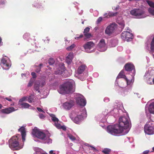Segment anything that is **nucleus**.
Listing matches in <instances>:
<instances>
[{"label":"nucleus","mask_w":154,"mask_h":154,"mask_svg":"<svg viewBox=\"0 0 154 154\" xmlns=\"http://www.w3.org/2000/svg\"><path fill=\"white\" fill-rule=\"evenodd\" d=\"M149 152L150 151L149 150H147L144 151L140 154H148Z\"/></svg>","instance_id":"obj_54"},{"label":"nucleus","mask_w":154,"mask_h":154,"mask_svg":"<svg viewBox=\"0 0 154 154\" xmlns=\"http://www.w3.org/2000/svg\"><path fill=\"white\" fill-rule=\"evenodd\" d=\"M6 3L5 1H3L1 2H0V8H2L3 6H2V5H5Z\"/></svg>","instance_id":"obj_55"},{"label":"nucleus","mask_w":154,"mask_h":154,"mask_svg":"<svg viewBox=\"0 0 154 154\" xmlns=\"http://www.w3.org/2000/svg\"><path fill=\"white\" fill-rule=\"evenodd\" d=\"M18 131L21 132L22 137L23 143H19L18 140L19 134L12 137L9 140V147L12 150H19L22 149L23 146V142L25 140L26 132L25 128L22 126L19 129Z\"/></svg>","instance_id":"obj_2"},{"label":"nucleus","mask_w":154,"mask_h":154,"mask_svg":"<svg viewBox=\"0 0 154 154\" xmlns=\"http://www.w3.org/2000/svg\"><path fill=\"white\" fill-rule=\"evenodd\" d=\"M47 40L45 39L44 40V42L45 43H48L50 39L48 37L46 38Z\"/></svg>","instance_id":"obj_64"},{"label":"nucleus","mask_w":154,"mask_h":154,"mask_svg":"<svg viewBox=\"0 0 154 154\" xmlns=\"http://www.w3.org/2000/svg\"><path fill=\"white\" fill-rule=\"evenodd\" d=\"M148 112L150 113L154 114V103L149 104L148 107Z\"/></svg>","instance_id":"obj_30"},{"label":"nucleus","mask_w":154,"mask_h":154,"mask_svg":"<svg viewBox=\"0 0 154 154\" xmlns=\"http://www.w3.org/2000/svg\"><path fill=\"white\" fill-rule=\"evenodd\" d=\"M114 107L122 110L124 109L122 103L118 101H116L115 102Z\"/></svg>","instance_id":"obj_26"},{"label":"nucleus","mask_w":154,"mask_h":154,"mask_svg":"<svg viewBox=\"0 0 154 154\" xmlns=\"http://www.w3.org/2000/svg\"><path fill=\"white\" fill-rule=\"evenodd\" d=\"M0 64L4 69L8 70L11 66V62L9 58L5 56L2 58Z\"/></svg>","instance_id":"obj_10"},{"label":"nucleus","mask_w":154,"mask_h":154,"mask_svg":"<svg viewBox=\"0 0 154 154\" xmlns=\"http://www.w3.org/2000/svg\"><path fill=\"white\" fill-rule=\"evenodd\" d=\"M117 26V25L115 23L110 24L107 27L105 30V33L108 35H110L115 32Z\"/></svg>","instance_id":"obj_13"},{"label":"nucleus","mask_w":154,"mask_h":154,"mask_svg":"<svg viewBox=\"0 0 154 154\" xmlns=\"http://www.w3.org/2000/svg\"><path fill=\"white\" fill-rule=\"evenodd\" d=\"M148 11L151 14L154 16V8H149L148 9Z\"/></svg>","instance_id":"obj_45"},{"label":"nucleus","mask_w":154,"mask_h":154,"mask_svg":"<svg viewBox=\"0 0 154 154\" xmlns=\"http://www.w3.org/2000/svg\"><path fill=\"white\" fill-rule=\"evenodd\" d=\"M117 12L114 13L112 11H108V15L107 16V17H111L115 16L117 15Z\"/></svg>","instance_id":"obj_37"},{"label":"nucleus","mask_w":154,"mask_h":154,"mask_svg":"<svg viewBox=\"0 0 154 154\" xmlns=\"http://www.w3.org/2000/svg\"><path fill=\"white\" fill-rule=\"evenodd\" d=\"M69 116L74 123L80 124L81 121L87 117V114L85 108L81 107L79 111H72Z\"/></svg>","instance_id":"obj_4"},{"label":"nucleus","mask_w":154,"mask_h":154,"mask_svg":"<svg viewBox=\"0 0 154 154\" xmlns=\"http://www.w3.org/2000/svg\"><path fill=\"white\" fill-rule=\"evenodd\" d=\"M146 48L149 51L150 53H152L154 52V37L153 38L149 46L146 44Z\"/></svg>","instance_id":"obj_22"},{"label":"nucleus","mask_w":154,"mask_h":154,"mask_svg":"<svg viewBox=\"0 0 154 154\" xmlns=\"http://www.w3.org/2000/svg\"><path fill=\"white\" fill-rule=\"evenodd\" d=\"M117 22V23L119 25L120 28L122 30L125 27V22L124 21L122 20H118Z\"/></svg>","instance_id":"obj_31"},{"label":"nucleus","mask_w":154,"mask_h":154,"mask_svg":"<svg viewBox=\"0 0 154 154\" xmlns=\"http://www.w3.org/2000/svg\"><path fill=\"white\" fill-rule=\"evenodd\" d=\"M28 101V96H24L20 99L19 103H21L23 101Z\"/></svg>","instance_id":"obj_38"},{"label":"nucleus","mask_w":154,"mask_h":154,"mask_svg":"<svg viewBox=\"0 0 154 154\" xmlns=\"http://www.w3.org/2000/svg\"><path fill=\"white\" fill-rule=\"evenodd\" d=\"M125 69L130 75H135V70L134 65L131 63H127L124 66Z\"/></svg>","instance_id":"obj_16"},{"label":"nucleus","mask_w":154,"mask_h":154,"mask_svg":"<svg viewBox=\"0 0 154 154\" xmlns=\"http://www.w3.org/2000/svg\"><path fill=\"white\" fill-rule=\"evenodd\" d=\"M28 101L29 103H34L36 102V98L35 96L32 94L28 97Z\"/></svg>","instance_id":"obj_27"},{"label":"nucleus","mask_w":154,"mask_h":154,"mask_svg":"<svg viewBox=\"0 0 154 154\" xmlns=\"http://www.w3.org/2000/svg\"><path fill=\"white\" fill-rule=\"evenodd\" d=\"M49 154H58L59 152H56L55 150H51L49 151Z\"/></svg>","instance_id":"obj_49"},{"label":"nucleus","mask_w":154,"mask_h":154,"mask_svg":"<svg viewBox=\"0 0 154 154\" xmlns=\"http://www.w3.org/2000/svg\"><path fill=\"white\" fill-rule=\"evenodd\" d=\"M131 127V124L129 116L120 117L119 119V123L107 126L106 131L109 134L114 136H118L122 134V135L127 134Z\"/></svg>","instance_id":"obj_1"},{"label":"nucleus","mask_w":154,"mask_h":154,"mask_svg":"<svg viewBox=\"0 0 154 154\" xmlns=\"http://www.w3.org/2000/svg\"><path fill=\"white\" fill-rule=\"evenodd\" d=\"M31 75L33 78H35L36 77V74L35 72H32L31 73Z\"/></svg>","instance_id":"obj_60"},{"label":"nucleus","mask_w":154,"mask_h":154,"mask_svg":"<svg viewBox=\"0 0 154 154\" xmlns=\"http://www.w3.org/2000/svg\"><path fill=\"white\" fill-rule=\"evenodd\" d=\"M103 101L105 102H108L109 101V99L107 97H105L104 98Z\"/></svg>","instance_id":"obj_58"},{"label":"nucleus","mask_w":154,"mask_h":154,"mask_svg":"<svg viewBox=\"0 0 154 154\" xmlns=\"http://www.w3.org/2000/svg\"><path fill=\"white\" fill-rule=\"evenodd\" d=\"M68 137L72 141L75 140V137L70 134H67Z\"/></svg>","instance_id":"obj_47"},{"label":"nucleus","mask_w":154,"mask_h":154,"mask_svg":"<svg viewBox=\"0 0 154 154\" xmlns=\"http://www.w3.org/2000/svg\"><path fill=\"white\" fill-rule=\"evenodd\" d=\"M93 75L94 77H97L98 76L99 74L97 72H95L93 73Z\"/></svg>","instance_id":"obj_62"},{"label":"nucleus","mask_w":154,"mask_h":154,"mask_svg":"<svg viewBox=\"0 0 154 154\" xmlns=\"http://www.w3.org/2000/svg\"><path fill=\"white\" fill-rule=\"evenodd\" d=\"M29 72L28 71H27L25 73H22L21 74V76L22 78L25 79L26 78H28L29 76Z\"/></svg>","instance_id":"obj_39"},{"label":"nucleus","mask_w":154,"mask_h":154,"mask_svg":"<svg viewBox=\"0 0 154 154\" xmlns=\"http://www.w3.org/2000/svg\"><path fill=\"white\" fill-rule=\"evenodd\" d=\"M111 44L110 45L111 47H115L117 45V41L116 40H113L111 42Z\"/></svg>","instance_id":"obj_43"},{"label":"nucleus","mask_w":154,"mask_h":154,"mask_svg":"<svg viewBox=\"0 0 154 154\" xmlns=\"http://www.w3.org/2000/svg\"><path fill=\"white\" fill-rule=\"evenodd\" d=\"M84 35L87 38H90L92 37V36L90 33H85L84 34Z\"/></svg>","instance_id":"obj_46"},{"label":"nucleus","mask_w":154,"mask_h":154,"mask_svg":"<svg viewBox=\"0 0 154 154\" xmlns=\"http://www.w3.org/2000/svg\"><path fill=\"white\" fill-rule=\"evenodd\" d=\"M42 6V4L41 3H37L35 2L33 4V6L37 8H40Z\"/></svg>","instance_id":"obj_40"},{"label":"nucleus","mask_w":154,"mask_h":154,"mask_svg":"<svg viewBox=\"0 0 154 154\" xmlns=\"http://www.w3.org/2000/svg\"><path fill=\"white\" fill-rule=\"evenodd\" d=\"M43 65L42 64H40L38 66H35V71L36 72H39L40 71L42 68V67L43 66Z\"/></svg>","instance_id":"obj_34"},{"label":"nucleus","mask_w":154,"mask_h":154,"mask_svg":"<svg viewBox=\"0 0 154 154\" xmlns=\"http://www.w3.org/2000/svg\"><path fill=\"white\" fill-rule=\"evenodd\" d=\"M83 37V35L81 34L79 35H76V36L75 37V39H79L82 38Z\"/></svg>","instance_id":"obj_50"},{"label":"nucleus","mask_w":154,"mask_h":154,"mask_svg":"<svg viewBox=\"0 0 154 154\" xmlns=\"http://www.w3.org/2000/svg\"><path fill=\"white\" fill-rule=\"evenodd\" d=\"M48 63L49 65H53L54 64L55 61L53 58H50L49 59Z\"/></svg>","instance_id":"obj_42"},{"label":"nucleus","mask_w":154,"mask_h":154,"mask_svg":"<svg viewBox=\"0 0 154 154\" xmlns=\"http://www.w3.org/2000/svg\"><path fill=\"white\" fill-rule=\"evenodd\" d=\"M124 70L123 69L119 72L116 78L115 82V85L116 86L118 85V79L121 78H123L125 79L127 84V86L126 87H128V88H131V90H132L133 84L134 80V76L135 75H131V79H129L126 77V76L124 74Z\"/></svg>","instance_id":"obj_7"},{"label":"nucleus","mask_w":154,"mask_h":154,"mask_svg":"<svg viewBox=\"0 0 154 154\" xmlns=\"http://www.w3.org/2000/svg\"><path fill=\"white\" fill-rule=\"evenodd\" d=\"M74 105V102L72 100L67 101L63 103L62 105V108L65 110H70Z\"/></svg>","instance_id":"obj_19"},{"label":"nucleus","mask_w":154,"mask_h":154,"mask_svg":"<svg viewBox=\"0 0 154 154\" xmlns=\"http://www.w3.org/2000/svg\"><path fill=\"white\" fill-rule=\"evenodd\" d=\"M146 2L151 7L150 8H154V2L149 0H146Z\"/></svg>","instance_id":"obj_41"},{"label":"nucleus","mask_w":154,"mask_h":154,"mask_svg":"<svg viewBox=\"0 0 154 154\" xmlns=\"http://www.w3.org/2000/svg\"><path fill=\"white\" fill-rule=\"evenodd\" d=\"M97 48L98 51L101 52H103L106 51L107 47L105 42L104 40L101 39L97 45Z\"/></svg>","instance_id":"obj_20"},{"label":"nucleus","mask_w":154,"mask_h":154,"mask_svg":"<svg viewBox=\"0 0 154 154\" xmlns=\"http://www.w3.org/2000/svg\"><path fill=\"white\" fill-rule=\"evenodd\" d=\"M50 116L51 117L52 121L54 122V125L56 127L57 125L58 124L59 120L56 117V116L52 114H50Z\"/></svg>","instance_id":"obj_25"},{"label":"nucleus","mask_w":154,"mask_h":154,"mask_svg":"<svg viewBox=\"0 0 154 154\" xmlns=\"http://www.w3.org/2000/svg\"><path fill=\"white\" fill-rule=\"evenodd\" d=\"M75 82L72 80L67 81L60 86L57 91L62 94H72L75 91Z\"/></svg>","instance_id":"obj_3"},{"label":"nucleus","mask_w":154,"mask_h":154,"mask_svg":"<svg viewBox=\"0 0 154 154\" xmlns=\"http://www.w3.org/2000/svg\"><path fill=\"white\" fill-rule=\"evenodd\" d=\"M83 47L85 52L88 53H92L95 51V44L92 42H88L85 43Z\"/></svg>","instance_id":"obj_11"},{"label":"nucleus","mask_w":154,"mask_h":154,"mask_svg":"<svg viewBox=\"0 0 154 154\" xmlns=\"http://www.w3.org/2000/svg\"><path fill=\"white\" fill-rule=\"evenodd\" d=\"M21 106L22 108L26 109L28 108L29 107L31 106L28 103H19Z\"/></svg>","instance_id":"obj_32"},{"label":"nucleus","mask_w":154,"mask_h":154,"mask_svg":"<svg viewBox=\"0 0 154 154\" xmlns=\"http://www.w3.org/2000/svg\"><path fill=\"white\" fill-rule=\"evenodd\" d=\"M39 117L41 119H43L45 118V116L42 114L40 113L39 114Z\"/></svg>","instance_id":"obj_59"},{"label":"nucleus","mask_w":154,"mask_h":154,"mask_svg":"<svg viewBox=\"0 0 154 154\" xmlns=\"http://www.w3.org/2000/svg\"><path fill=\"white\" fill-rule=\"evenodd\" d=\"M123 49V47L122 46H118L117 48V50L119 51H122Z\"/></svg>","instance_id":"obj_57"},{"label":"nucleus","mask_w":154,"mask_h":154,"mask_svg":"<svg viewBox=\"0 0 154 154\" xmlns=\"http://www.w3.org/2000/svg\"><path fill=\"white\" fill-rule=\"evenodd\" d=\"M75 44H73L69 46L66 48V49L68 51L72 50L75 47Z\"/></svg>","instance_id":"obj_44"},{"label":"nucleus","mask_w":154,"mask_h":154,"mask_svg":"<svg viewBox=\"0 0 154 154\" xmlns=\"http://www.w3.org/2000/svg\"><path fill=\"white\" fill-rule=\"evenodd\" d=\"M37 109L40 112H42L43 113H45V112L43 110L41 109L39 107H37Z\"/></svg>","instance_id":"obj_61"},{"label":"nucleus","mask_w":154,"mask_h":154,"mask_svg":"<svg viewBox=\"0 0 154 154\" xmlns=\"http://www.w3.org/2000/svg\"><path fill=\"white\" fill-rule=\"evenodd\" d=\"M144 130L146 134L149 135L154 134V122L151 119L149 118L145 125Z\"/></svg>","instance_id":"obj_9"},{"label":"nucleus","mask_w":154,"mask_h":154,"mask_svg":"<svg viewBox=\"0 0 154 154\" xmlns=\"http://www.w3.org/2000/svg\"><path fill=\"white\" fill-rule=\"evenodd\" d=\"M130 14L137 19L143 18L148 16L145 11L142 9L135 8L131 10Z\"/></svg>","instance_id":"obj_8"},{"label":"nucleus","mask_w":154,"mask_h":154,"mask_svg":"<svg viewBox=\"0 0 154 154\" xmlns=\"http://www.w3.org/2000/svg\"><path fill=\"white\" fill-rule=\"evenodd\" d=\"M45 84V82L44 80H37L34 84V89L36 91L40 93L41 92V90L40 89V88L43 87Z\"/></svg>","instance_id":"obj_14"},{"label":"nucleus","mask_w":154,"mask_h":154,"mask_svg":"<svg viewBox=\"0 0 154 154\" xmlns=\"http://www.w3.org/2000/svg\"><path fill=\"white\" fill-rule=\"evenodd\" d=\"M122 39L127 42L131 41L133 38V34L129 32H123L121 35Z\"/></svg>","instance_id":"obj_15"},{"label":"nucleus","mask_w":154,"mask_h":154,"mask_svg":"<svg viewBox=\"0 0 154 154\" xmlns=\"http://www.w3.org/2000/svg\"><path fill=\"white\" fill-rule=\"evenodd\" d=\"M59 67L55 71L54 73L56 75H62L65 70L64 65L63 63H60L58 65Z\"/></svg>","instance_id":"obj_21"},{"label":"nucleus","mask_w":154,"mask_h":154,"mask_svg":"<svg viewBox=\"0 0 154 154\" xmlns=\"http://www.w3.org/2000/svg\"><path fill=\"white\" fill-rule=\"evenodd\" d=\"M90 29V28L88 27H86L84 30V31L83 32L84 34L87 33L89 31Z\"/></svg>","instance_id":"obj_48"},{"label":"nucleus","mask_w":154,"mask_h":154,"mask_svg":"<svg viewBox=\"0 0 154 154\" xmlns=\"http://www.w3.org/2000/svg\"><path fill=\"white\" fill-rule=\"evenodd\" d=\"M23 38L28 41L30 39V34L29 33H25L23 35Z\"/></svg>","instance_id":"obj_33"},{"label":"nucleus","mask_w":154,"mask_h":154,"mask_svg":"<svg viewBox=\"0 0 154 154\" xmlns=\"http://www.w3.org/2000/svg\"><path fill=\"white\" fill-rule=\"evenodd\" d=\"M146 76L147 75L153 76L154 75V68H150L149 69L148 71L145 73Z\"/></svg>","instance_id":"obj_29"},{"label":"nucleus","mask_w":154,"mask_h":154,"mask_svg":"<svg viewBox=\"0 0 154 154\" xmlns=\"http://www.w3.org/2000/svg\"><path fill=\"white\" fill-rule=\"evenodd\" d=\"M131 91V88L120 86L119 88L118 89V93L120 95L125 96L129 94Z\"/></svg>","instance_id":"obj_18"},{"label":"nucleus","mask_w":154,"mask_h":154,"mask_svg":"<svg viewBox=\"0 0 154 154\" xmlns=\"http://www.w3.org/2000/svg\"><path fill=\"white\" fill-rule=\"evenodd\" d=\"M123 112V110H119V109L115 107L109 113L108 110H106L105 112H102V114L97 116V119L101 122H104L106 121L107 115H111L113 116V117H116L119 116V114H122Z\"/></svg>","instance_id":"obj_5"},{"label":"nucleus","mask_w":154,"mask_h":154,"mask_svg":"<svg viewBox=\"0 0 154 154\" xmlns=\"http://www.w3.org/2000/svg\"><path fill=\"white\" fill-rule=\"evenodd\" d=\"M76 100L78 104L83 106L82 107L85 108L84 106L86 104V101L85 98L82 95L79 94H78L76 98Z\"/></svg>","instance_id":"obj_17"},{"label":"nucleus","mask_w":154,"mask_h":154,"mask_svg":"<svg viewBox=\"0 0 154 154\" xmlns=\"http://www.w3.org/2000/svg\"><path fill=\"white\" fill-rule=\"evenodd\" d=\"M17 109H15L13 107H11L4 109H2L1 110V112L4 114H9L11 112L15 111Z\"/></svg>","instance_id":"obj_23"},{"label":"nucleus","mask_w":154,"mask_h":154,"mask_svg":"<svg viewBox=\"0 0 154 154\" xmlns=\"http://www.w3.org/2000/svg\"><path fill=\"white\" fill-rule=\"evenodd\" d=\"M86 67L85 65H82L80 66L78 68L77 72L75 74V76L82 81L85 80V77H83L82 75L85 70Z\"/></svg>","instance_id":"obj_12"},{"label":"nucleus","mask_w":154,"mask_h":154,"mask_svg":"<svg viewBox=\"0 0 154 154\" xmlns=\"http://www.w3.org/2000/svg\"><path fill=\"white\" fill-rule=\"evenodd\" d=\"M32 134L33 137H37L42 140V142L44 143L49 144L52 143V140L49 137H46L45 134L37 127L32 129Z\"/></svg>","instance_id":"obj_6"},{"label":"nucleus","mask_w":154,"mask_h":154,"mask_svg":"<svg viewBox=\"0 0 154 154\" xmlns=\"http://www.w3.org/2000/svg\"><path fill=\"white\" fill-rule=\"evenodd\" d=\"M86 145L88 146V147H90L91 148V149L94 150L95 151L97 150L96 148L92 146H90L88 144H87Z\"/></svg>","instance_id":"obj_56"},{"label":"nucleus","mask_w":154,"mask_h":154,"mask_svg":"<svg viewBox=\"0 0 154 154\" xmlns=\"http://www.w3.org/2000/svg\"><path fill=\"white\" fill-rule=\"evenodd\" d=\"M111 151V149L108 148H104L102 151V152L105 154H109Z\"/></svg>","instance_id":"obj_36"},{"label":"nucleus","mask_w":154,"mask_h":154,"mask_svg":"<svg viewBox=\"0 0 154 154\" xmlns=\"http://www.w3.org/2000/svg\"><path fill=\"white\" fill-rule=\"evenodd\" d=\"M33 83V82L32 81L30 80L29 81V83L28 84L27 86L29 87H31Z\"/></svg>","instance_id":"obj_53"},{"label":"nucleus","mask_w":154,"mask_h":154,"mask_svg":"<svg viewBox=\"0 0 154 154\" xmlns=\"http://www.w3.org/2000/svg\"><path fill=\"white\" fill-rule=\"evenodd\" d=\"M56 127L58 129H62L64 131H66V126L65 125L61 126L60 123L58 125H57Z\"/></svg>","instance_id":"obj_35"},{"label":"nucleus","mask_w":154,"mask_h":154,"mask_svg":"<svg viewBox=\"0 0 154 154\" xmlns=\"http://www.w3.org/2000/svg\"><path fill=\"white\" fill-rule=\"evenodd\" d=\"M102 20V18L101 17H99L97 19V21L96 22V23L97 24H98L100 23Z\"/></svg>","instance_id":"obj_52"},{"label":"nucleus","mask_w":154,"mask_h":154,"mask_svg":"<svg viewBox=\"0 0 154 154\" xmlns=\"http://www.w3.org/2000/svg\"><path fill=\"white\" fill-rule=\"evenodd\" d=\"M73 58V54L71 52L69 53L66 57V62L69 64H71Z\"/></svg>","instance_id":"obj_24"},{"label":"nucleus","mask_w":154,"mask_h":154,"mask_svg":"<svg viewBox=\"0 0 154 154\" xmlns=\"http://www.w3.org/2000/svg\"><path fill=\"white\" fill-rule=\"evenodd\" d=\"M126 31L125 32H131V31L130 30V29L128 27H127L125 29Z\"/></svg>","instance_id":"obj_63"},{"label":"nucleus","mask_w":154,"mask_h":154,"mask_svg":"<svg viewBox=\"0 0 154 154\" xmlns=\"http://www.w3.org/2000/svg\"><path fill=\"white\" fill-rule=\"evenodd\" d=\"M153 76H151L150 75H148L146 76V74L144 76L145 79L146 80V82L147 84L152 85L153 84L152 80V77Z\"/></svg>","instance_id":"obj_28"},{"label":"nucleus","mask_w":154,"mask_h":154,"mask_svg":"<svg viewBox=\"0 0 154 154\" xmlns=\"http://www.w3.org/2000/svg\"><path fill=\"white\" fill-rule=\"evenodd\" d=\"M120 8V6L119 5H117L116 7L113 6L112 7V9L115 11H117Z\"/></svg>","instance_id":"obj_51"}]
</instances>
